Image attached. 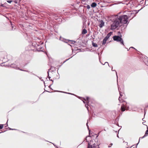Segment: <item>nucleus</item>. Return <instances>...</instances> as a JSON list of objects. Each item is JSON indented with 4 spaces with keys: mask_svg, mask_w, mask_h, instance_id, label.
<instances>
[{
    "mask_svg": "<svg viewBox=\"0 0 148 148\" xmlns=\"http://www.w3.org/2000/svg\"><path fill=\"white\" fill-rule=\"evenodd\" d=\"M132 14V13H131L128 14V16L127 15H123L120 16H118L117 15L115 16V17L116 18L118 21L120 25H121L122 26V24H127L128 22V17H130V14Z\"/></svg>",
    "mask_w": 148,
    "mask_h": 148,
    "instance_id": "nucleus-1",
    "label": "nucleus"
},
{
    "mask_svg": "<svg viewBox=\"0 0 148 148\" xmlns=\"http://www.w3.org/2000/svg\"><path fill=\"white\" fill-rule=\"evenodd\" d=\"M113 18L114 19L112 20L111 27V29L113 30L116 29L119 27H120L121 25H120L115 16H113Z\"/></svg>",
    "mask_w": 148,
    "mask_h": 148,
    "instance_id": "nucleus-2",
    "label": "nucleus"
},
{
    "mask_svg": "<svg viewBox=\"0 0 148 148\" xmlns=\"http://www.w3.org/2000/svg\"><path fill=\"white\" fill-rule=\"evenodd\" d=\"M121 37L119 36H115L113 37V38L114 40L119 42L121 44L124 46L123 40L121 38Z\"/></svg>",
    "mask_w": 148,
    "mask_h": 148,
    "instance_id": "nucleus-3",
    "label": "nucleus"
},
{
    "mask_svg": "<svg viewBox=\"0 0 148 148\" xmlns=\"http://www.w3.org/2000/svg\"><path fill=\"white\" fill-rule=\"evenodd\" d=\"M112 32H109L107 35V36L104 38L103 39L102 42V45H104L106 41L108 40V38L110 37L111 35L112 34Z\"/></svg>",
    "mask_w": 148,
    "mask_h": 148,
    "instance_id": "nucleus-4",
    "label": "nucleus"
},
{
    "mask_svg": "<svg viewBox=\"0 0 148 148\" xmlns=\"http://www.w3.org/2000/svg\"><path fill=\"white\" fill-rule=\"evenodd\" d=\"M91 140L90 142H88V148H99V145H96L94 143L92 145H90L91 144Z\"/></svg>",
    "mask_w": 148,
    "mask_h": 148,
    "instance_id": "nucleus-5",
    "label": "nucleus"
},
{
    "mask_svg": "<svg viewBox=\"0 0 148 148\" xmlns=\"http://www.w3.org/2000/svg\"><path fill=\"white\" fill-rule=\"evenodd\" d=\"M18 65L16 64H14V63L10 65V66L11 67L14 68L15 69H18L19 70L22 71H26V72H28L29 73V71H28L24 70H23L22 69L19 68V67H18Z\"/></svg>",
    "mask_w": 148,
    "mask_h": 148,
    "instance_id": "nucleus-6",
    "label": "nucleus"
},
{
    "mask_svg": "<svg viewBox=\"0 0 148 148\" xmlns=\"http://www.w3.org/2000/svg\"><path fill=\"white\" fill-rule=\"evenodd\" d=\"M100 22V23L99 24V27L101 28L104 26L105 23L102 20H101Z\"/></svg>",
    "mask_w": 148,
    "mask_h": 148,
    "instance_id": "nucleus-7",
    "label": "nucleus"
},
{
    "mask_svg": "<svg viewBox=\"0 0 148 148\" xmlns=\"http://www.w3.org/2000/svg\"><path fill=\"white\" fill-rule=\"evenodd\" d=\"M147 130L146 132H145V135L143 137H140L139 139H140V138H143L147 136V134H148V128L147 127Z\"/></svg>",
    "mask_w": 148,
    "mask_h": 148,
    "instance_id": "nucleus-8",
    "label": "nucleus"
},
{
    "mask_svg": "<svg viewBox=\"0 0 148 148\" xmlns=\"http://www.w3.org/2000/svg\"><path fill=\"white\" fill-rule=\"evenodd\" d=\"M87 33V30L86 29H84L83 30L82 33L83 34H86Z\"/></svg>",
    "mask_w": 148,
    "mask_h": 148,
    "instance_id": "nucleus-9",
    "label": "nucleus"
},
{
    "mask_svg": "<svg viewBox=\"0 0 148 148\" xmlns=\"http://www.w3.org/2000/svg\"><path fill=\"white\" fill-rule=\"evenodd\" d=\"M121 109L122 111L123 112L125 110V107L123 106H122L121 107Z\"/></svg>",
    "mask_w": 148,
    "mask_h": 148,
    "instance_id": "nucleus-10",
    "label": "nucleus"
},
{
    "mask_svg": "<svg viewBox=\"0 0 148 148\" xmlns=\"http://www.w3.org/2000/svg\"><path fill=\"white\" fill-rule=\"evenodd\" d=\"M97 5L95 3H93L91 5V6L92 7H95Z\"/></svg>",
    "mask_w": 148,
    "mask_h": 148,
    "instance_id": "nucleus-11",
    "label": "nucleus"
},
{
    "mask_svg": "<svg viewBox=\"0 0 148 148\" xmlns=\"http://www.w3.org/2000/svg\"><path fill=\"white\" fill-rule=\"evenodd\" d=\"M92 46L94 47H98L96 43H95L93 42H92Z\"/></svg>",
    "mask_w": 148,
    "mask_h": 148,
    "instance_id": "nucleus-12",
    "label": "nucleus"
},
{
    "mask_svg": "<svg viewBox=\"0 0 148 148\" xmlns=\"http://www.w3.org/2000/svg\"><path fill=\"white\" fill-rule=\"evenodd\" d=\"M112 71H115L116 72V77H117V79H118V76H117V72L115 70H113V68H112ZM118 81V80L117 79V81Z\"/></svg>",
    "mask_w": 148,
    "mask_h": 148,
    "instance_id": "nucleus-13",
    "label": "nucleus"
},
{
    "mask_svg": "<svg viewBox=\"0 0 148 148\" xmlns=\"http://www.w3.org/2000/svg\"><path fill=\"white\" fill-rule=\"evenodd\" d=\"M11 26L12 28V30H13L15 29V28H14V26L13 25V24L12 23H11Z\"/></svg>",
    "mask_w": 148,
    "mask_h": 148,
    "instance_id": "nucleus-14",
    "label": "nucleus"
},
{
    "mask_svg": "<svg viewBox=\"0 0 148 148\" xmlns=\"http://www.w3.org/2000/svg\"><path fill=\"white\" fill-rule=\"evenodd\" d=\"M86 105H87V106H86V104L85 106H86V108H87V110H88V101L87 102H86Z\"/></svg>",
    "mask_w": 148,
    "mask_h": 148,
    "instance_id": "nucleus-15",
    "label": "nucleus"
},
{
    "mask_svg": "<svg viewBox=\"0 0 148 148\" xmlns=\"http://www.w3.org/2000/svg\"><path fill=\"white\" fill-rule=\"evenodd\" d=\"M3 127V125L2 124L0 125V129H2Z\"/></svg>",
    "mask_w": 148,
    "mask_h": 148,
    "instance_id": "nucleus-16",
    "label": "nucleus"
},
{
    "mask_svg": "<svg viewBox=\"0 0 148 148\" xmlns=\"http://www.w3.org/2000/svg\"><path fill=\"white\" fill-rule=\"evenodd\" d=\"M47 73H48V78H49V79H50V78H51V77H50L49 76V71H48V72H47Z\"/></svg>",
    "mask_w": 148,
    "mask_h": 148,
    "instance_id": "nucleus-17",
    "label": "nucleus"
},
{
    "mask_svg": "<svg viewBox=\"0 0 148 148\" xmlns=\"http://www.w3.org/2000/svg\"><path fill=\"white\" fill-rule=\"evenodd\" d=\"M7 1L8 3H11L12 2V1L7 0Z\"/></svg>",
    "mask_w": 148,
    "mask_h": 148,
    "instance_id": "nucleus-18",
    "label": "nucleus"
},
{
    "mask_svg": "<svg viewBox=\"0 0 148 148\" xmlns=\"http://www.w3.org/2000/svg\"><path fill=\"white\" fill-rule=\"evenodd\" d=\"M86 8H87L88 9H90V6L89 5H87L86 6Z\"/></svg>",
    "mask_w": 148,
    "mask_h": 148,
    "instance_id": "nucleus-19",
    "label": "nucleus"
},
{
    "mask_svg": "<svg viewBox=\"0 0 148 148\" xmlns=\"http://www.w3.org/2000/svg\"><path fill=\"white\" fill-rule=\"evenodd\" d=\"M118 89H119V94L120 95V96H122V95L121 94V92H120L119 88H118Z\"/></svg>",
    "mask_w": 148,
    "mask_h": 148,
    "instance_id": "nucleus-20",
    "label": "nucleus"
},
{
    "mask_svg": "<svg viewBox=\"0 0 148 148\" xmlns=\"http://www.w3.org/2000/svg\"><path fill=\"white\" fill-rule=\"evenodd\" d=\"M64 93H67V94H71V95H74L73 94H72L71 93H67V92H63Z\"/></svg>",
    "mask_w": 148,
    "mask_h": 148,
    "instance_id": "nucleus-21",
    "label": "nucleus"
},
{
    "mask_svg": "<svg viewBox=\"0 0 148 148\" xmlns=\"http://www.w3.org/2000/svg\"><path fill=\"white\" fill-rule=\"evenodd\" d=\"M121 97H119V101L120 102H121Z\"/></svg>",
    "mask_w": 148,
    "mask_h": 148,
    "instance_id": "nucleus-22",
    "label": "nucleus"
},
{
    "mask_svg": "<svg viewBox=\"0 0 148 148\" xmlns=\"http://www.w3.org/2000/svg\"><path fill=\"white\" fill-rule=\"evenodd\" d=\"M106 63H107V64H108V66H109V64H108V62H105V63L104 64H103V65H104V64H106Z\"/></svg>",
    "mask_w": 148,
    "mask_h": 148,
    "instance_id": "nucleus-23",
    "label": "nucleus"
},
{
    "mask_svg": "<svg viewBox=\"0 0 148 148\" xmlns=\"http://www.w3.org/2000/svg\"><path fill=\"white\" fill-rule=\"evenodd\" d=\"M88 137H90V136H87L86 137V141H87V142H88V141H87V138H88Z\"/></svg>",
    "mask_w": 148,
    "mask_h": 148,
    "instance_id": "nucleus-24",
    "label": "nucleus"
},
{
    "mask_svg": "<svg viewBox=\"0 0 148 148\" xmlns=\"http://www.w3.org/2000/svg\"><path fill=\"white\" fill-rule=\"evenodd\" d=\"M86 99L88 101V100L89 99V97H87Z\"/></svg>",
    "mask_w": 148,
    "mask_h": 148,
    "instance_id": "nucleus-25",
    "label": "nucleus"
},
{
    "mask_svg": "<svg viewBox=\"0 0 148 148\" xmlns=\"http://www.w3.org/2000/svg\"><path fill=\"white\" fill-rule=\"evenodd\" d=\"M9 129H10V130H16V129H11V128H9Z\"/></svg>",
    "mask_w": 148,
    "mask_h": 148,
    "instance_id": "nucleus-26",
    "label": "nucleus"
},
{
    "mask_svg": "<svg viewBox=\"0 0 148 148\" xmlns=\"http://www.w3.org/2000/svg\"><path fill=\"white\" fill-rule=\"evenodd\" d=\"M36 45H37V46H36H36H35V47H36V48H37V46H38V47H40H40H39V46H40V45H38V44H36Z\"/></svg>",
    "mask_w": 148,
    "mask_h": 148,
    "instance_id": "nucleus-27",
    "label": "nucleus"
},
{
    "mask_svg": "<svg viewBox=\"0 0 148 148\" xmlns=\"http://www.w3.org/2000/svg\"><path fill=\"white\" fill-rule=\"evenodd\" d=\"M88 121H87V123H86V125H87V127L88 128Z\"/></svg>",
    "mask_w": 148,
    "mask_h": 148,
    "instance_id": "nucleus-28",
    "label": "nucleus"
},
{
    "mask_svg": "<svg viewBox=\"0 0 148 148\" xmlns=\"http://www.w3.org/2000/svg\"><path fill=\"white\" fill-rule=\"evenodd\" d=\"M75 42L74 41H73L72 42V43L74 44Z\"/></svg>",
    "mask_w": 148,
    "mask_h": 148,
    "instance_id": "nucleus-29",
    "label": "nucleus"
},
{
    "mask_svg": "<svg viewBox=\"0 0 148 148\" xmlns=\"http://www.w3.org/2000/svg\"><path fill=\"white\" fill-rule=\"evenodd\" d=\"M140 10H138L137 12H136V14Z\"/></svg>",
    "mask_w": 148,
    "mask_h": 148,
    "instance_id": "nucleus-30",
    "label": "nucleus"
},
{
    "mask_svg": "<svg viewBox=\"0 0 148 148\" xmlns=\"http://www.w3.org/2000/svg\"><path fill=\"white\" fill-rule=\"evenodd\" d=\"M53 145L55 146V147H56L57 148H58V147L55 145L54 144H53V143H52Z\"/></svg>",
    "mask_w": 148,
    "mask_h": 148,
    "instance_id": "nucleus-31",
    "label": "nucleus"
},
{
    "mask_svg": "<svg viewBox=\"0 0 148 148\" xmlns=\"http://www.w3.org/2000/svg\"><path fill=\"white\" fill-rule=\"evenodd\" d=\"M53 145L55 146V147H56L57 148H58V147L55 145L54 144H53V143H52Z\"/></svg>",
    "mask_w": 148,
    "mask_h": 148,
    "instance_id": "nucleus-32",
    "label": "nucleus"
},
{
    "mask_svg": "<svg viewBox=\"0 0 148 148\" xmlns=\"http://www.w3.org/2000/svg\"><path fill=\"white\" fill-rule=\"evenodd\" d=\"M71 58H69V59H67V60H66L65 61H64V62H65L66 61H67V60H68L69 59H70Z\"/></svg>",
    "mask_w": 148,
    "mask_h": 148,
    "instance_id": "nucleus-33",
    "label": "nucleus"
},
{
    "mask_svg": "<svg viewBox=\"0 0 148 148\" xmlns=\"http://www.w3.org/2000/svg\"><path fill=\"white\" fill-rule=\"evenodd\" d=\"M83 101L84 103L86 104V102H85V101Z\"/></svg>",
    "mask_w": 148,
    "mask_h": 148,
    "instance_id": "nucleus-34",
    "label": "nucleus"
},
{
    "mask_svg": "<svg viewBox=\"0 0 148 148\" xmlns=\"http://www.w3.org/2000/svg\"><path fill=\"white\" fill-rule=\"evenodd\" d=\"M51 85H49V88H50V87H51Z\"/></svg>",
    "mask_w": 148,
    "mask_h": 148,
    "instance_id": "nucleus-35",
    "label": "nucleus"
},
{
    "mask_svg": "<svg viewBox=\"0 0 148 148\" xmlns=\"http://www.w3.org/2000/svg\"><path fill=\"white\" fill-rule=\"evenodd\" d=\"M130 48H133V49H135V48H134V47H130Z\"/></svg>",
    "mask_w": 148,
    "mask_h": 148,
    "instance_id": "nucleus-36",
    "label": "nucleus"
},
{
    "mask_svg": "<svg viewBox=\"0 0 148 148\" xmlns=\"http://www.w3.org/2000/svg\"><path fill=\"white\" fill-rule=\"evenodd\" d=\"M49 80H50V81H52V82H53V81L52 79H49Z\"/></svg>",
    "mask_w": 148,
    "mask_h": 148,
    "instance_id": "nucleus-37",
    "label": "nucleus"
},
{
    "mask_svg": "<svg viewBox=\"0 0 148 148\" xmlns=\"http://www.w3.org/2000/svg\"><path fill=\"white\" fill-rule=\"evenodd\" d=\"M144 110H145V108Z\"/></svg>",
    "mask_w": 148,
    "mask_h": 148,
    "instance_id": "nucleus-38",
    "label": "nucleus"
},
{
    "mask_svg": "<svg viewBox=\"0 0 148 148\" xmlns=\"http://www.w3.org/2000/svg\"><path fill=\"white\" fill-rule=\"evenodd\" d=\"M17 1H15V3H17Z\"/></svg>",
    "mask_w": 148,
    "mask_h": 148,
    "instance_id": "nucleus-39",
    "label": "nucleus"
},
{
    "mask_svg": "<svg viewBox=\"0 0 148 148\" xmlns=\"http://www.w3.org/2000/svg\"><path fill=\"white\" fill-rule=\"evenodd\" d=\"M34 43H32V45L33 46H34Z\"/></svg>",
    "mask_w": 148,
    "mask_h": 148,
    "instance_id": "nucleus-40",
    "label": "nucleus"
},
{
    "mask_svg": "<svg viewBox=\"0 0 148 148\" xmlns=\"http://www.w3.org/2000/svg\"><path fill=\"white\" fill-rule=\"evenodd\" d=\"M3 5H1V6H2V7H3Z\"/></svg>",
    "mask_w": 148,
    "mask_h": 148,
    "instance_id": "nucleus-41",
    "label": "nucleus"
},
{
    "mask_svg": "<svg viewBox=\"0 0 148 148\" xmlns=\"http://www.w3.org/2000/svg\"><path fill=\"white\" fill-rule=\"evenodd\" d=\"M117 137H118L119 138V136H118V135H117Z\"/></svg>",
    "mask_w": 148,
    "mask_h": 148,
    "instance_id": "nucleus-42",
    "label": "nucleus"
},
{
    "mask_svg": "<svg viewBox=\"0 0 148 148\" xmlns=\"http://www.w3.org/2000/svg\"><path fill=\"white\" fill-rule=\"evenodd\" d=\"M133 146H132L131 147V148Z\"/></svg>",
    "mask_w": 148,
    "mask_h": 148,
    "instance_id": "nucleus-43",
    "label": "nucleus"
},
{
    "mask_svg": "<svg viewBox=\"0 0 148 148\" xmlns=\"http://www.w3.org/2000/svg\"><path fill=\"white\" fill-rule=\"evenodd\" d=\"M58 92H61V91H58Z\"/></svg>",
    "mask_w": 148,
    "mask_h": 148,
    "instance_id": "nucleus-44",
    "label": "nucleus"
},
{
    "mask_svg": "<svg viewBox=\"0 0 148 148\" xmlns=\"http://www.w3.org/2000/svg\"><path fill=\"white\" fill-rule=\"evenodd\" d=\"M148 1V0H146V1Z\"/></svg>",
    "mask_w": 148,
    "mask_h": 148,
    "instance_id": "nucleus-45",
    "label": "nucleus"
},
{
    "mask_svg": "<svg viewBox=\"0 0 148 148\" xmlns=\"http://www.w3.org/2000/svg\"><path fill=\"white\" fill-rule=\"evenodd\" d=\"M144 122H143V124H144Z\"/></svg>",
    "mask_w": 148,
    "mask_h": 148,
    "instance_id": "nucleus-46",
    "label": "nucleus"
},
{
    "mask_svg": "<svg viewBox=\"0 0 148 148\" xmlns=\"http://www.w3.org/2000/svg\"><path fill=\"white\" fill-rule=\"evenodd\" d=\"M89 133H90V130H89Z\"/></svg>",
    "mask_w": 148,
    "mask_h": 148,
    "instance_id": "nucleus-47",
    "label": "nucleus"
},
{
    "mask_svg": "<svg viewBox=\"0 0 148 148\" xmlns=\"http://www.w3.org/2000/svg\"><path fill=\"white\" fill-rule=\"evenodd\" d=\"M84 100H85V101H86V99H84Z\"/></svg>",
    "mask_w": 148,
    "mask_h": 148,
    "instance_id": "nucleus-48",
    "label": "nucleus"
},
{
    "mask_svg": "<svg viewBox=\"0 0 148 148\" xmlns=\"http://www.w3.org/2000/svg\"><path fill=\"white\" fill-rule=\"evenodd\" d=\"M101 132V131L99 132V133Z\"/></svg>",
    "mask_w": 148,
    "mask_h": 148,
    "instance_id": "nucleus-49",
    "label": "nucleus"
},
{
    "mask_svg": "<svg viewBox=\"0 0 148 148\" xmlns=\"http://www.w3.org/2000/svg\"><path fill=\"white\" fill-rule=\"evenodd\" d=\"M111 145H112V143H111Z\"/></svg>",
    "mask_w": 148,
    "mask_h": 148,
    "instance_id": "nucleus-50",
    "label": "nucleus"
},
{
    "mask_svg": "<svg viewBox=\"0 0 148 148\" xmlns=\"http://www.w3.org/2000/svg\"><path fill=\"white\" fill-rule=\"evenodd\" d=\"M39 77V78H40V77Z\"/></svg>",
    "mask_w": 148,
    "mask_h": 148,
    "instance_id": "nucleus-51",
    "label": "nucleus"
},
{
    "mask_svg": "<svg viewBox=\"0 0 148 148\" xmlns=\"http://www.w3.org/2000/svg\"><path fill=\"white\" fill-rule=\"evenodd\" d=\"M138 143H137V145H138Z\"/></svg>",
    "mask_w": 148,
    "mask_h": 148,
    "instance_id": "nucleus-52",
    "label": "nucleus"
},
{
    "mask_svg": "<svg viewBox=\"0 0 148 148\" xmlns=\"http://www.w3.org/2000/svg\"><path fill=\"white\" fill-rule=\"evenodd\" d=\"M43 82H44V83L45 84V82H44V81H43Z\"/></svg>",
    "mask_w": 148,
    "mask_h": 148,
    "instance_id": "nucleus-53",
    "label": "nucleus"
},
{
    "mask_svg": "<svg viewBox=\"0 0 148 148\" xmlns=\"http://www.w3.org/2000/svg\"><path fill=\"white\" fill-rule=\"evenodd\" d=\"M38 51H40V50H37Z\"/></svg>",
    "mask_w": 148,
    "mask_h": 148,
    "instance_id": "nucleus-54",
    "label": "nucleus"
},
{
    "mask_svg": "<svg viewBox=\"0 0 148 148\" xmlns=\"http://www.w3.org/2000/svg\"><path fill=\"white\" fill-rule=\"evenodd\" d=\"M104 130L105 131H106V130H105V129H104Z\"/></svg>",
    "mask_w": 148,
    "mask_h": 148,
    "instance_id": "nucleus-55",
    "label": "nucleus"
},
{
    "mask_svg": "<svg viewBox=\"0 0 148 148\" xmlns=\"http://www.w3.org/2000/svg\"><path fill=\"white\" fill-rule=\"evenodd\" d=\"M1 132H0V133H1Z\"/></svg>",
    "mask_w": 148,
    "mask_h": 148,
    "instance_id": "nucleus-56",
    "label": "nucleus"
}]
</instances>
